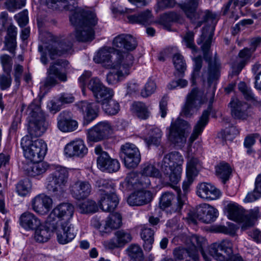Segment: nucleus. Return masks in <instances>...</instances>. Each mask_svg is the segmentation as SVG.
Wrapping results in <instances>:
<instances>
[{"mask_svg":"<svg viewBox=\"0 0 261 261\" xmlns=\"http://www.w3.org/2000/svg\"><path fill=\"white\" fill-rule=\"evenodd\" d=\"M96 186L100 191L103 192V194L115 192V186L111 180L99 179L96 181Z\"/></svg>","mask_w":261,"mask_h":261,"instance_id":"obj_48","label":"nucleus"},{"mask_svg":"<svg viewBox=\"0 0 261 261\" xmlns=\"http://www.w3.org/2000/svg\"><path fill=\"white\" fill-rule=\"evenodd\" d=\"M192 246L187 248H175L173 251V256L176 261H180L187 257L196 258V252L200 251L205 261H211V256L217 261H243L241 256L233 254V245L229 240H223L211 244L208 248L207 255L202 249L205 240L201 237L192 235L190 238Z\"/></svg>","mask_w":261,"mask_h":261,"instance_id":"obj_2","label":"nucleus"},{"mask_svg":"<svg viewBox=\"0 0 261 261\" xmlns=\"http://www.w3.org/2000/svg\"><path fill=\"white\" fill-rule=\"evenodd\" d=\"M122 68L124 69L123 73L122 70L110 71L107 74V82H113L114 81H122L124 80L125 77L128 75V69L129 68H124L122 66Z\"/></svg>","mask_w":261,"mask_h":261,"instance_id":"obj_50","label":"nucleus"},{"mask_svg":"<svg viewBox=\"0 0 261 261\" xmlns=\"http://www.w3.org/2000/svg\"><path fill=\"white\" fill-rule=\"evenodd\" d=\"M175 199L174 195L169 192L164 193L160 198L159 207L164 210L170 206H172V210L174 212H179L184 204V201L181 199L180 196L177 198V202L172 205V202Z\"/></svg>","mask_w":261,"mask_h":261,"instance_id":"obj_24","label":"nucleus"},{"mask_svg":"<svg viewBox=\"0 0 261 261\" xmlns=\"http://www.w3.org/2000/svg\"><path fill=\"white\" fill-rule=\"evenodd\" d=\"M261 197V173L258 174L255 181V188L253 192L249 193L244 199L246 202H251Z\"/></svg>","mask_w":261,"mask_h":261,"instance_id":"obj_43","label":"nucleus"},{"mask_svg":"<svg viewBox=\"0 0 261 261\" xmlns=\"http://www.w3.org/2000/svg\"><path fill=\"white\" fill-rule=\"evenodd\" d=\"M80 212L83 214L95 213L98 210V206L95 201L88 200L80 203L77 206Z\"/></svg>","mask_w":261,"mask_h":261,"instance_id":"obj_46","label":"nucleus"},{"mask_svg":"<svg viewBox=\"0 0 261 261\" xmlns=\"http://www.w3.org/2000/svg\"><path fill=\"white\" fill-rule=\"evenodd\" d=\"M127 18L131 23H138L144 25H149L153 22L152 15L149 10L138 14L128 15Z\"/></svg>","mask_w":261,"mask_h":261,"instance_id":"obj_34","label":"nucleus"},{"mask_svg":"<svg viewBox=\"0 0 261 261\" xmlns=\"http://www.w3.org/2000/svg\"><path fill=\"white\" fill-rule=\"evenodd\" d=\"M100 104L105 112L109 115H116L120 110L119 103L112 98L106 100Z\"/></svg>","mask_w":261,"mask_h":261,"instance_id":"obj_45","label":"nucleus"},{"mask_svg":"<svg viewBox=\"0 0 261 261\" xmlns=\"http://www.w3.org/2000/svg\"><path fill=\"white\" fill-rule=\"evenodd\" d=\"M119 201L115 192L101 194L99 200L100 208L103 211L111 212L117 206Z\"/></svg>","mask_w":261,"mask_h":261,"instance_id":"obj_32","label":"nucleus"},{"mask_svg":"<svg viewBox=\"0 0 261 261\" xmlns=\"http://www.w3.org/2000/svg\"><path fill=\"white\" fill-rule=\"evenodd\" d=\"M120 155L123 159L124 165L127 168L136 167L141 161V154L135 145L126 143L121 147Z\"/></svg>","mask_w":261,"mask_h":261,"instance_id":"obj_11","label":"nucleus"},{"mask_svg":"<svg viewBox=\"0 0 261 261\" xmlns=\"http://www.w3.org/2000/svg\"><path fill=\"white\" fill-rule=\"evenodd\" d=\"M245 216L248 217V219L244 222L245 225L248 226L253 225L254 221L260 217L258 208L256 207L251 210L249 215Z\"/></svg>","mask_w":261,"mask_h":261,"instance_id":"obj_59","label":"nucleus"},{"mask_svg":"<svg viewBox=\"0 0 261 261\" xmlns=\"http://www.w3.org/2000/svg\"><path fill=\"white\" fill-rule=\"evenodd\" d=\"M218 232L233 236L235 234L237 228L233 223L229 224L228 226L220 225L217 227Z\"/></svg>","mask_w":261,"mask_h":261,"instance_id":"obj_60","label":"nucleus"},{"mask_svg":"<svg viewBox=\"0 0 261 261\" xmlns=\"http://www.w3.org/2000/svg\"><path fill=\"white\" fill-rule=\"evenodd\" d=\"M185 40L186 45L188 47L191 48L193 52H196L197 49L196 46L193 43L194 41V33L192 32H188L185 37Z\"/></svg>","mask_w":261,"mask_h":261,"instance_id":"obj_63","label":"nucleus"},{"mask_svg":"<svg viewBox=\"0 0 261 261\" xmlns=\"http://www.w3.org/2000/svg\"><path fill=\"white\" fill-rule=\"evenodd\" d=\"M56 230L57 231V240L60 244H67L75 237L74 233L71 231L69 223L67 222L60 223Z\"/></svg>","mask_w":261,"mask_h":261,"instance_id":"obj_33","label":"nucleus"},{"mask_svg":"<svg viewBox=\"0 0 261 261\" xmlns=\"http://www.w3.org/2000/svg\"><path fill=\"white\" fill-rule=\"evenodd\" d=\"M75 106L84 114V125L88 124L98 116L99 108L94 102L81 101L76 103Z\"/></svg>","mask_w":261,"mask_h":261,"instance_id":"obj_18","label":"nucleus"},{"mask_svg":"<svg viewBox=\"0 0 261 261\" xmlns=\"http://www.w3.org/2000/svg\"><path fill=\"white\" fill-rule=\"evenodd\" d=\"M238 88L246 100L252 102L257 101L256 98L254 96L250 88L247 86L245 83H239Z\"/></svg>","mask_w":261,"mask_h":261,"instance_id":"obj_52","label":"nucleus"},{"mask_svg":"<svg viewBox=\"0 0 261 261\" xmlns=\"http://www.w3.org/2000/svg\"><path fill=\"white\" fill-rule=\"evenodd\" d=\"M216 173L217 176L225 184L229 178L231 168L228 163L221 162L216 167Z\"/></svg>","mask_w":261,"mask_h":261,"instance_id":"obj_41","label":"nucleus"},{"mask_svg":"<svg viewBox=\"0 0 261 261\" xmlns=\"http://www.w3.org/2000/svg\"><path fill=\"white\" fill-rule=\"evenodd\" d=\"M197 194L201 198L213 200L219 198L221 192L211 184L202 182L197 186Z\"/></svg>","mask_w":261,"mask_h":261,"instance_id":"obj_26","label":"nucleus"},{"mask_svg":"<svg viewBox=\"0 0 261 261\" xmlns=\"http://www.w3.org/2000/svg\"><path fill=\"white\" fill-rule=\"evenodd\" d=\"M21 27L25 26L28 22V11L24 10L15 16Z\"/></svg>","mask_w":261,"mask_h":261,"instance_id":"obj_62","label":"nucleus"},{"mask_svg":"<svg viewBox=\"0 0 261 261\" xmlns=\"http://www.w3.org/2000/svg\"><path fill=\"white\" fill-rule=\"evenodd\" d=\"M20 223L26 229H35L40 225V221L33 214L25 212L20 217Z\"/></svg>","mask_w":261,"mask_h":261,"instance_id":"obj_35","label":"nucleus"},{"mask_svg":"<svg viewBox=\"0 0 261 261\" xmlns=\"http://www.w3.org/2000/svg\"><path fill=\"white\" fill-rule=\"evenodd\" d=\"M55 170L51 175L47 189L54 196L60 199L64 193V188L67 182L68 172L65 168L61 166H57Z\"/></svg>","mask_w":261,"mask_h":261,"instance_id":"obj_9","label":"nucleus"},{"mask_svg":"<svg viewBox=\"0 0 261 261\" xmlns=\"http://www.w3.org/2000/svg\"><path fill=\"white\" fill-rule=\"evenodd\" d=\"M65 154L69 156L84 157L88 153V148L84 141L79 139L68 143L64 148Z\"/></svg>","mask_w":261,"mask_h":261,"instance_id":"obj_21","label":"nucleus"},{"mask_svg":"<svg viewBox=\"0 0 261 261\" xmlns=\"http://www.w3.org/2000/svg\"><path fill=\"white\" fill-rule=\"evenodd\" d=\"M55 225L48 219H46L44 225H39L35 232V240L39 243H44L49 240L51 234L57 229Z\"/></svg>","mask_w":261,"mask_h":261,"instance_id":"obj_22","label":"nucleus"},{"mask_svg":"<svg viewBox=\"0 0 261 261\" xmlns=\"http://www.w3.org/2000/svg\"><path fill=\"white\" fill-rule=\"evenodd\" d=\"M152 198L151 192L139 190L134 192L128 197L127 202L132 206H140L150 202Z\"/></svg>","mask_w":261,"mask_h":261,"instance_id":"obj_28","label":"nucleus"},{"mask_svg":"<svg viewBox=\"0 0 261 261\" xmlns=\"http://www.w3.org/2000/svg\"><path fill=\"white\" fill-rule=\"evenodd\" d=\"M199 2L200 0H188L187 3L179 4L180 9L191 22L195 25V29L199 28L207 21L215 18V16L208 10L197 11Z\"/></svg>","mask_w":261,"mask_h":261,"instance_id":"obj_8","label":"nucleus"},{"mask_svg":"<svg viewBox=\"0 0 261 261\" xmlns=\"http://www.w3.org/2000/svg\"><path fill=\"white\" fill-rule=\"evenodd\" d=\"M128 254L133 261H142L143 253L141 247L136 244H132L128 248Z\"/></svg>","mask_w":261,"mask_h":261,"instance_id":"obj_47","label":"nucleus"},{"mask_svg":"<svg viewBox=\"0 0 261 261\" xmlns=\"http://www.w3.org/2000/svg\"><path fill=\"white\" fill-rule=\"evenodd\" d=\"M25 5V0H7L5 3L6 9L12 12L21 8Z\"/></svg>","mask_w":261,"mask_h":261,"instance_id":"obj_55","label":"nucleus"},{"mask_svg":"<svg viewBox=\"0 0 261 261\" xmlns=\"http://www.w3.org/2000/svg\"><path fill=\"white\" fill-rule=\"evenodd\" d=\"M112 127L107 121L100 122L87 130V139L97 142L107 138L112 133Z\"/></svg>","mask_w":261,"mask_h":261,"instance_id":"obj_14","label":"nucleus"},{"mask_svg":"<svg viewBox=\"0 0 261 261\" xmlns=\"http://www.w3.org/2000/svg\"><path fill=\"white\" fill-rule=\"evenodd\" d=\"M190 129V125L187 121L178 118L169 127L168 140L174 145L181 147L186 142Z\"/></svg>","mask_w":261,"mask_h":261,"instance_id":"obj_10","label":"nucleus"},{"mask_svg":"<svg viewBox=\"0 0 261 261\" xmlns=\"http://www.w3.org/2000/svg\"><path fill=\"white\" fill-rule=\"evenodd\" d=\"M78 126L76 121L72 119L71 113L63 111L58 117V127L63 132H69L75 130Z\"/></svg>","mask_w":261,"mask_h":261,"instance_id":"obj_27","label":"nucleus"},{"mask_svg":"<svg viewBox=\"0 0 261 261\" xmlns=\"http://www.w3.org/2000/svg\"><path fill=\"white\" fill-rule=\"evenodd\" d=\"M179 18V15L174 12L163 14L160 18V23L166 26L169 22L174 21Z\"/></svg>","mask_w":261,"mask_h":261,"instance_id":"obj_58","label":"nucleus"},{"mask_svg":"<svg viewBox=\"0 0 261 261\" xmlns=\"http://www.w3.org/2000/svg\"><path fill=\"white\" fill-rule=\"evenodd\" d=\"M140 174L147 177H160L161 176L160 171L154 165L148 163L143 165Z\"/></svg>","mask_w":261,"mask_h":261,"instance_id":"obj_49","label":"nucleus"},{"mask_svg":"<svg viewBox=\"0 0 261 261\" xmlns=\"http://www.w3.org/2000/svg\"><path fill=\"white\" fill-rule=\"evenodd\" d=\"M154 230L150 228L144 227L141 232V238L144 240V248L146 251H149L152 248L154 242Z\"/></svg>","mask_w":261,"mask_h":261,"instance_id":"obj_42","label":"nucleus"},{"mask_svg":"<svg viewBox=\"0 0 261 261\" xmlns=\"http://www.w3.org/2000/svg\"><path fill=\"white\" fill-rule=\"evenodd\" d=\"M72 25L75 27V37L79 41H91L94 39L93 27L97 23L96 14L92 11L79 9L69 17Z\"/></svg>","mask_w":261,"mask_h":261,"instance_id":"obj_4","label":"nucleus"},{"mask_svg":"<svg viewBox=\"0 0 261 261\" xmlns=\"http://www.w3.org/2000/svg\"><path fill=\"white\" fill-rule=\"evenodd\" d=\"M113 45L118 48H124L128 50H133L137 46V41L132 35L122 34L116 36L113 41Z\"/></svg>","mask_w":261,"mask_h":261,"instance_id":"obj_31","label":"nucleus"},{"mask_svg":"<svg viewBox=\"0 0 261 261\" xmlns=\"http://www.w3.org/2000/svg\"><path fill=\"white\" fill-rule=\"evenodd\" d=\"M232 116L237 119H246L249 116V105L237 97H232L228 104Z\"/></svg>","mask_w":261,"mask_h":261,"instance_id":"obj_16","label":"nucleus"},{"mask_svg":"<svg viewBox=\"0 0 261 261\" xmlns=\"http://www.w3.org/2000/svg\"><path fill=\"white\" fill-rule=\"evenodd\" d=\"M70 191L75 199H84L90 195L91 187L88 181L77 180L70 186Z\"/></svg>","mask_w":261,"mask_h":261,"instance_id":"obj_25","label":"nucleus"},{"mask_svg":"<svg viewBox=\"0 0 261 261\" xmlns=\"http://www.w3.org/2000/svg\"><path fill=\"white\" fill-rule=\"evenodd\" d=\"M197 218L205 223H211L215 221L218 216V210L212 205L203 203L197 208Z\"/></svg>","mask_w":261,"mask_h":261,"instance_id":"obj_20","label":"nucleus"},{"mask_svg":"<svg viewBox=\"0 0 261 261\" xmlns=\"http://www.w3.org/2000/svg\"><path fill=\"white\" fill-rule=\"evenodd\" d=\"M122 225V218L120 214L115 213L111 214L107 218L106 223L103 226L104 229L100 230V232H108L110 229H117Z\"/></svg>","mask_w":261,"mask_h":261,"instance_id":"obj_39","label":"nucleus"},{"mask_svg":"<svg viewBox=\"0 0 261 261\" xmlns=\"http://www.w3.org/2000/svg\"><path fill=\"white\" fill-rule=\"evenodd\" d=\"M72 46V44L71 42L63 40L59 44L58 47L48 46L47 49L48 51L50 58L54 60L57 56H60L69 51L71 49Z\"/></svg>","mask_w":261,"mask_h":261,"instance_id":"obj_37","label":"nucleus"},{"mask_svg":"<svg viewBox=\"0 0 261 261\" xmlns=\"http://www.w3.org/2000/svg\"><path fill=\"white\" fill-rule=\"evenodd\" d=\"M132 111L137 117L141 119H148L150 114L148 108L145 103L140 101L134 102L133 103Z\"/></svg>","mask_w":261,"mask_h":261,"instance_id":"obj_40","label":"nucleus"},{"mask_svg":"<svg viewBox=\"0 0 261 261\" xmlns=\"http://www.w3.org/2000/svg\"><path fill=\"white\" fill-rule=\"evenodd\" d=\"M95 152L98 156L97 159L98 168L101 171H106L109 173L115 172L120 168V164L116 159H112L109 154L102 150V147L96 146Z\"/></svg>","mask_w":261,"mask_h":261,"instance_id":"obj_12","label":"nucleus"},{"mask_svg":"<svg viewBox=\"0 0 261 261\" xmlns=\"http://www.w3.org/2000/svg\"><path fill=\"white\" fill-rule=\"evenodd\" d=\"M52 199L48 196L42 194L36 196L32 201L33 209L36 212L43 215L51 206Z\"/></svg>","mask_w":261,"mask_h":261,"instance_id":"obj_30","label":"nucleus"},{"mask_svg":"<svg viewBox=\"0 0 261 261\" xmlns=\"http://www.w3.org/2000/svg\"><path fill=\"white\" fill-rule=\"evenodd\" d=\"M74 212L73 206L69 203H62L58 205L51 212L47 219L57 227L63 220L68 223V220L72 217Z\"/></svg>","mask_w":261,"mask_h":261,"instance_id":"obj_13","label":"nucleus"},{"mask_svg":"<svg viewBox=\"0 0 261 261\" xmlns=\"http://www.w3.org/2000/svg\"><path fill=\"white\" fill-rule=\"evenodd\" d=\"M149 137L144 138V141L148 146L151 145L159 146L160 144L162 132L157 127L152 128L149 132Z\"/></svg>","mask_w":261,"mask_h":261,"instance_id":"obj_44","label":"nucleus"},{"mask_svg":"<svg viewBox=\"0 0 261 261\" xmlns=\"http://www.w3.org/2000/svg\"><path fill=\"white\" fill-rule=\"evenodd\" d=\"M200 166V163L197 158H192L188 160L186 170L187 178L182 184V189L185 193L188 192L190 185L198 175Z\"/></svg>","mask_w":261,"mask_h":261,"instance_id":"obj_19","label":"nucleus"},{"mask_svg":"<svg viewBox=\"0 0 261 261\" xmlns=\"http://www.w3.org/2000/svg\"><path fill=\"white\" fill-rule=\"evenodd\" d=\"M0 60L4 72L9 77L12 67V58L7 54H4L1 56Z\"/></svg>","mask_w":261,"mask_h":261,"instance_id":"obj_53","label":"nucleus"},{"mask_svg":"<svg viewBox=\"0 0 261 261\" xmlns=\"http://www.w3.org/2000/svg\"><path fill=\"white\" fill-rule=\"evenodd\" d=\"M253 53L249 48L247 47L244 48L240 51L239 56L241 60L238 63L237 67H233L231 73L228 75L229 80L236 81L238 79L237 76L238 74L245 66Z\"/></svg>","mask_w":261,"mask_h":261,"instance_id":"obj_29","label":"nucleus"},{"mask_svg":"<svg viewBox=\"0 0 261 261\" xmlns=\"http://www.w3.org/2000/svg\"><path fill=\"white\" fill-rule=\"evenodd\" d=\"M116 239H111L105 241L103 243L105 247L109 249H114L121 247L126 244L130 242L132 237L129 232L123 229L119 230L115 232Z\"/></svg>","mask_w":261,"mask_h":261,"instance_id":"obj_23","label":"nucleus"},{"mask_svg":"<svg viewBox=\"0 0 261 261\" xmlns=\"http://www.w3.org/2000/svg\"><path fill=\"white\" fill-rule=\"evenodd\" d=\"M191 90L186 97V100L182 107L181 114L186 117H190L200 109L210 98L209 105L207 109L203 111L199 120L194 127L193 133L189 139L190 143H193L202 132L203 128L208 121L209 115L212 110V103L215 96L214 88H210L208 92L205 93L203 84L193 83Z\"/></svg>","mask_w":261,"mask_h":261,"instance_id":"obj_3","label":"nucleus"},{"mask_svg":"<svg viewBox=\"0 0 261 261\" xmlns=\"http://www.w3.org/2000/svg\"><path fill=\"white\" fill-rule=\"evenodd\" d=\"M61 10L64 9L70 11H74L70 17L75 13L77 10L82 9L81 8H77V3L75 0H61Z\"/></svg>","mask_w":261,"mask_h":261,"instance_id":"obj_56","label":"nucleus"},{"mask_svg":"<svg viewBox=\"0 0 261 261\" xmlns=\"http://www.w3.org/2000/svg\"><path fill=\"white\" fill-rule=\"evenodd\" d=\"M172 60L176 70L179 72V76H180L186 69V64L183 56L180 54H175Z\"/></svg>","mask_w":261,"mask_h":261,"instance_id":"obj_51","label":"nucleus"},{"mask_svg":"<svg viewBox=\"0 0 261 261\" xmlns=\"http://www.w3.org/2000/svg\"><path fill=\"white\" fill-rule=\"evenodd\" d=\"M87 87L92 92L97 103H101L112 99L114 94L112 89L106 87L101 83H88Z\"/></svg>","mask_w":261,"mask_h":261,"instance_id":"obj_15","label":"nucleus"},{"mask_svg":"<svg viewBox=\"0 0 261 261\" xmlns=\"http://www.w3.org/2000/svg\"><path fill=\"white\" fill-rule=\"evenodd\" d=\"M31 189V183L28 179L20 181L16 186L17 192L19 195L25 196Z\"/></svg>","mask_w":261,"mask_h":261,"instance_id":"obj_57","label":"nucleus"},{"mask_svg":"<svg viewBox=\"0 0 261 261\" xmlns=\"http://www.w3.org/2000/svg\"><path fill=\"white\" fill-rule=\"evenodd\" d=\"M27 114L28 115V132L30 135H26L22 138L21 146L27 159L32 162H38L43 159L47 152V145L42 139L33 141L32 138L41 136L46 130L47 123L38 101H33L29 105Z\"/></svg>","mask_w":261,"mask_h":261,"instance_id":"obj_1","label":"nucleus"},{"mask_svg":"<svg viewBox=\"0 0 261 261\" xmlns=\"http://www.w3.org/2000/svg\"><path fill=\"white\" fill-rule=\"evenodd\" d=\"M5 44L6 49L14 56L15 54V50L16 47V39L5 38Z\"/></svg>","mask_w":261,"mask_h":261,"instance_id":"obj_64","label":"nucleus"},{"mask_svg":"<svg viewBox=\"0 0 261 261\" xmlns=\"http://www.w3.org/2000/svg\"><path fill=\"white\" fill-rule=\"evenodd\" d=\"M228 216L230 219L238 222H245L248 217L243 212V210L235 204H229L227 206Z\"/></svg>","mask_w":261,"mask_h":261,"instance_id":"obj_38","label":"nucleus"},{"mask_svg":"<svg viewBox=\"0 0 261 261\" xmlns=\"http://www.w3.org/2000/svg\"><path fill=\"white\" fill-rule=\"evenodd\" d=\"M182 156L177 151L166 154L160 163V169L173 184H177L181 177Z\"/></svg>","mask_w":261,"mask_h":261,"instance_id":"obj_7","label":"nucleus"},{"mask_svg":"<svg viewBox=\"0 0 261 261\" xmlns=\"http://www.w3.org/2000/svg\"><path fill=\"white\" fill-rule=\"evenodd\" d=\"M48 167L46 163L39 161L31 163L28 164L27 167H24L23 169L29 176H36L45 173Z\"/></svg>","mask_w":261,"mask_h":261,"instance_id":"obj_36","label":"nucleus"},{"mask_svg":"<svg viewBox=\"0 0 261 261\" xmlns=\"http://www.w3.org/2000/svg\"><path fill=\"white\" fill-rule=\"evenodd\" d=\"M156 89L155 83H146L144 89L141 91V95L146 97L152 94Z\"/></svg>","mask_w":261,"mask_h":261,"instance_id":"obj_61","label":"nucleus"},{"mask_svg":"<svg viewBox=\"0 0 261 261\" xmlns=\"http://www.w3.org/2000/svg\"><path fill=\"white\" fill-rule=\"evenodd\" d=\"M194 66L193 73L191 75V80L195 82L199 80V73L202 67V59L200 56H199L194 59Z\"/></svg>","mask_w":261,"mask_h":261,"instance_id":"obj_54","label":"nucleus"},{"mask_svg":"<svg viewBox=\"0 0 261 261\" xmlns=\"http://www.w3.org/2000/svg\"><path fill=\"white\" fill-rule=\"evenodd\" d=\"M94 60L109 68H115L120 65L124 68H130L133 64L134 57L126 51L111 47H105L100 49Z\"/></svg>","mask_w":261,"mask_h":261,"instance_id":"obj_6","label":"nucleus"},{"mask_svg":"<svg viewBox=\"0 0 261 261\" xmlns=\"http://www.w3.org/2000/svg\"><path fill=\"white\" fill-rule=\"evenodd\" d=\"M69 62L66 60H57L50 64L49 68L47 69V81L46 82H56L58 79L62 81L67 80V77L65 73L62 72L61 69L57 66L65 68L68 65Z\"/></svg>","mask_w":261,"mask_h":261,"instance_id":"obj_17","label":"nucleus"},{"mask_svg":"<svg viewBox=\"0 0 261 261\" xmlns=\"http://www.w3.org/2000/svg\"><path fill=\"white\" fill-rule=\"evenodd\" d=\"M214 28L210 25H206L202 29V34L198 44L203 43L201 46L203 52L204 60L208 62L207 71L204 72L201 76V80L205 82L216 81L219 80L220 76V64L219 60L215 57L212 59L209 57L208 50L211 47L212 39L214 34Z\"/></svg>","mask_w":261,"mask_h":261,"instance_id":"obj_5","label":"nucleus"}]
</instances>
